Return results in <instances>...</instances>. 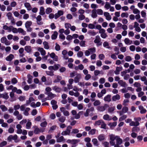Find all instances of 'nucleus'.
<instances>
[{"mask_svg":"<svg viewBox=\"0 0 147 147\" xmlns=\"http://www.w3.org/2000/svg\"><path fill=\"white\" fill-rule=\"evenodd\" d=\"M7 144V142L6 141H3L0 143V147H3L5 146Z\"/></svg>","mask_w":147,"mask_h":147,"instance_id":"64","label":"nucleus"},{"mask_svg":"<svg viewBox=\"0 0 147 147\" xmlns=\"http://www.w3.org/2000/svg\"><path fill=\"white\" fill-rule=\"evenodd\" d=\"M102 121V120H99L96 121L94 124V125L96 126L101 125Z\"/></svg>","mask_w":147,"mask_h":147,"instance_id":"58","label":"nucleus"},{"mask_svg":"<svg viewBox=\"0 0 147 147\" xmlns=\"http://www.w3.org/2000/svg\"><path fill=\"white\" fill-rule=\"evenodd\" d=\"M90 53H93L95 52L96 49L95 47L93 48H90L88 49Z\"/></svg>","mask_w":147,"mask_h":147,"instance_id":"57","label":"nucleus"},{"mask_svg":"<svg viewBox=\"0 0 147 147\" xmlns=\"http://www.w3.org/2000/svg\"><path fill=\"white\" fill-rule=\"evenodd\" d=\"M18 32L21 33L23 35H24L26 34V32L24 31L21 28H19L18 29Z\"/></svg>","mask_w":147,"mask_h":147,"instance_id":"47","label":"nucleus"},{"mask_svg":"<svg viewBox=\"0 0 147 147\" xmlns=\"http://www.w3.org/2000/svg\"><path fill=\"white\" fill-rule=\"evenodd\" d=\"M52 9L50 7L47 8L45 11L46 13L47 14H49L52 12Z\"/></svg>","mask_w":147,"mask_h":147,"instance_id":"52","label":"nucleus"},{"mask_svg":"<svg viewBox=\"0 0 147 147\" xmlns=\"http://www.w3.org/2000/svg\"><path fill=\"white\" fill-rule=\"evenodd\" d=\"M85 16L84 15H79L78 18L79 20H82L85 19Z\"/></svg>","mask_w":147,"mask_h":147,"instance_id":"62","label":"nucleus"},{"mask_svg":"<svg viewBox=\"0 0 147 147\" xmlns=\"http://www.w3.org/2000/svg\"><path fill=\"white\" fill-rule=\"evenodd\" d=\"M84 68V66L83 65L81 64L78 65V67H75V69L77 70L78 69L80 70H82Z\"/></svg>","mask_w":147,"mask_h":147,"instance_id":"42","label":"nucleus"},{"mask_svg":"<svg viewBox=\"0 0 147 147\" xmlns=\"http://www.w3.org/2000/svg\"><path fill=\"white\" fill-rule=\"evenodd\" d=\"M52 89L53 90L55 91L56 92H60L61 90V89L60 88L58 87L57 86H55L53 87L52 88Z\"/></svg>","mask_w":147,"mask_h":147,"instance_id":"29","label":"nucleus"},{"mask_svg":"<svg viewBox=\"0 0 147 147\" xmlns=\"http://www.w3.org/2000/svg\"><path fill=\"white\" fill-rule=\"evenodd\" d=\"M60 110L63 113V115L65 116H68L69 115V112L65 110L64 107H62L60 108Z\"/></svg>","mask_w":147,"mask_h":147,"instance_id":"6","label":"nucleus"},{"mask_svg":"<svg viewBox=\"0 0 147 147\" xmlns=\"http://www.w3.org/2000/svg\"><path fill=\"white\" fill-rule=\"evenodd\" d=\"M96 131V130L95 129H92L89 131V134L93 135L95 134Z\"/></svg>","mask_w":147,"mask_h":147,"instance_id":"63","label":"nucleus"},{"mask_svg":"<svg viewBox=\"0 0 147 147\" xmlns=\"http://www.w3.org/2000/svg\"><path fill=\"white\" fill-rule=\"evenodd\" d=\"M24 5L28 10L30 11L32 9V7L29 3L27 2L25 3L24 4Z\"/></svg>","mask_w":147,"mask_h":147,"instance_id":"21","label":"nucleus"},{"mask_svg":"<svg viewBox=\"0 0 147 147\" xmlns=\"http://www.w3.org/2000/svg\"><path fill=\"white\" fill-rule=\"evenodd\" d=\"M109 143L111 146L114 147H123L121 145L122 143V140L119 136L111 134L109 136Z\"/></svg>","mask_w":147,"mask_h":147,"instance_id":"1","label":"nucleus"},{"mask_svg":"<svg viewBox=\"0 0 147 147\" xmlns=\"http://www.w3.org/2000/svg\"><path fill=\"white\" fill-rule=\"evenodd\" d=\"M115 107L113 106L109 107L108 109V112L109 113H112L115 110Z\"/></svg>","mask_w":147,"mask_h":147,"instance_id":"37","label":"nucleus"},{"mask_svg":"<svg viewBox=\"0 0 147 147\" xmlns=\"http://www.w3.org/2000/svg\"><path fill=\"white\" fill-rule=\"evenodd\" d=\"M46 74L50 76H53L54 75L53 72L52 71H46Z\"/></svg>","mask_w":147,"mask_h":147,"instance_id":"55","label":"nucleus"},{"mask_svg":"<svg viewBox=\"0 0 147 147\" xmlns=\"http://www.w3.org/2000/svg\"><path fill=\"white\" fill-rule=\"evenodd\" d=\"M103 46L109 49L110 47L109 46V44L108 42L105 41L103 43Z\"/></svg>","mask_w":147,"mask_h":147,"instance_id":"51","label":"nucleus"},{"mask_svg":"<svg viewBox=\"0 0 147 147\" xmlns=\"http://www.w3.org/2000/svg\"><path fill=\"white\" fill-rule=\"evenodd\" d=\"M58 33L56 31H54L53 34L51 36V38L52 40H55L57 37Z\"/></svg>","mask_w":147,"mask_h":147,"instance_id":"35","label":"nucleus"},{"mask_svg":"<svg viewBox=\"0 0 147 147\" xmlns=\"http://www.w3.org/2000/svg\"><path fill=\"white\" fill-rule=\"evenodd\" d=\"M140 130V129L139 127H134L132 128L131 131L134 132H138Z\"/></svg>","mask_w":147,"mask_h":147,"instance_id":"48","label":"nucleus"},{"mask_svg":"<svg viewBox=\"0 0 147 147\" xmlns=\"http://www.w3.org/2000/svg\"><path fill=\"white\" fill-rule=\"evenodd\" d=\"M105 32V29L100 30L99 32L100 34L101 37L103 38H105L107 37V35Z\"/></svg>","mask_w":147,"mask_h":147,"instance_id":"9","label":"nucleus"},{"mask_svg":"<svg viewBox=\"0 0 147 147\" xmlns=\"http://www.w3.org/2000/svg\"><path fill=\"white\" fill-rule=\"evenodd\" d=\"M111 6L110 5L108 2H106L105 3V4L104 6V7L107 9H109L110 7Z\"/></svg>","mask_w":147,"mask_h":147,"instance_id":"53","label":"nucleus"},{"mask_svg":"<svg viewBox=\"0 0 147 147\" xmlns=\"http://www.w3.org/2000/svg\"><path fill=\"white\" fill-rule=\"evenodd\" d=\"M78 142V140H68L67 141V142L68 143H71L72 144H76Z\"/></svg>","mask_w":147,"mask_h":147,"instance_id":"15","label":"nucleus"},{"mask_svg":"<svg viewBox=\"0 0 147 147\" xmlns=\"http://www.w3.org/2000/svg\"><path fill=\"white\" fill-rule=\"evenodd\" d=\"M38 51L40 52L41 55H44L46 54L45 51L42 48H39L38 49Z\"/></svg>","mask_w":147,"mask_h":147,"instance_id":"33","label":"nucleus"},{"mask_svg":"<svg viewBox=\"0 0 147 147\" xmlns=\"http://www.w3.org/2000/svg\"><path fill=\"white\" fill-rule=\"evenodd\" d=\"M104 16L105 17L106 19L107 20L109 21L111 20V16L109 13L105 12L104 13Z\"/></svg>","mask_w":147,"mask_h":147,"instance_id":"12","label":"nucleus"},{"mask_svg":"<svg viewBox=\"0 0 147 147\" xmlns=\"http://www.w3.org/2000/svg\"><path fill=\"white\" fill-rule=\"evenodd\" d=\"M94 102L93 104L94 106H99L101 104V102H100V101L98 100H95L94 99Z\"/></svg>","mask_w":147,"mask_h":147,"instance_id":"34","label":"nucleus"},{"mask_svg":"<svg viewBox=\"0 0 147 147\" xmlns=\"http://www.w3.org/2000/svg\"><path fill=\"white\" fill-rule=\"evenodd\" d=\"M138 108L140 111V113L141 114L144 113L146 112V110L142 105L139 106L138 107Z\"/></svg>","mask_w":147,"mask_h":147,"instance_id":"17","label":"nucleus"},{"mask_svg":"<svg viewBox=\"0 0 147 147\" xmlns=\"http://www.w3.org/2000/svg\"><path fill=\"white\" fill-rule=\"evenodd\" d=\"M96 9H94L92 11L91 16L93 18H96L97 17Z\"/></svg>","mask_w":147,"mask_h":147,"instance_id":"13","label":"nucleus"},{"mask_svg":"<svg viewBox=\"0 0 147 147\" xmlns=\"http://www.w3.org/2000/svg\"><path fill=\"white\" fill-rule=\"evenodd\" d=\"M127 117V116L126 115H123L119 119V121H121L124 119H125Z\"/></svg>","mask_w":147,"mask_h":147,"instance_id":"56","label":"nucleus"},{"mask_svg":"<svg viewBox=\"0 0 147 147\" xmlns=\"http://www.w3.org/2000/svg\"><path fill=\"white\" fill-rule=\"evenodd\" d=\"M58 119L59 121H60V122L62 123H63L65 121V118L64 117L62 116L59 117V118Z\"/></svg>","mask_w":147,"mask_h":147,"instance_id":"59","label":"nucleus"},{"mask_svg":"<svg viewBox=\"0 0 147 147\" xmlns=\"http://www.w3.org/2000/svg\"><path fill=\"white\" fill-rule=\"evenodd\" d=\"M118 83L121 86L124 87H125L127 86L126 83L122 80H120L119 81Z\"/></svg>","mask_w":147,"mask_h":147,"instance_id":"23","label":"nucleus"},{"mask_svg":"<svg viewBox=\"0 0 147 147\" xmlns=\"http://www.w3.org/2000/svg\"><path fill=\"white\" fill-rule=\"evenodd\" d=\"M125 44L127 45H130L132 43V40L127 38H125L124 40Z\"/></svg>","mask_w":147,"mask_h":147,"instance_id":"16","label":"nucleus"},{"mask_svg":"<svg viewBox=\"0 0 147 147\" xmlns=\"http://www.w3.org/2000/svg\"><path fill=\"white\" fill-rule=\"evenodd\" d=\"M9 97L8 93L5 92L3 94H0V98H3L7 100Z\"/></svg>","mask_w":147,"mask_h":147,"instance_id":"11","label":"nucleus"},{"mask_svg":"<svg viewBox=\"0 0 147 147\" xmlns=\"http://www.w3.org/2000/svg\"><path fill=\"white\" fill-rule=\"evenodd\" d=\"M50 56L54 61H58V57L55 55L54 53H52L50 54Z\"/></svg>","mask_w":147,"mask_h":147,"instance_id":"10","label":"nucleus"},{"mask_svg":"<svg viewBox=\"0 0 147 147\" xmlns=\"http://www.w3.org/2000/svg\"><path fill=\"white\" fill-rule=\"evenodd\" d=\"M39 14L43 16L45 13V9L42 6L40 7Z\"/></svg>","mask_w":147,"mask_h":147,"instance_id":"30","label":"nucleus"},{"mask_svg":"<svg viewBox=\"0 0 147 147\" xmlns=\"http://www.w3.org/2000/svg\"><path fill=\"white\" fill-rule=\"evenodd\" d=\"M32 22L31 21H27L25 24V27H29L31 25Z\"/></svg>","mask_w":147,"mask_h":147,"instance_id":"45","label":"nucleus"},{"mask_svg":"<svg viewBox=\"0 0 147 147\" xmlns=\"http://www.w3.org/2000/svg\"><path fill=\"white\" fill-rule=\"evenodd\" d=\"M122 69V67H117L116 68V69L114 73L116 75L119 74V72L121 71Z\"/></svg>","mask_w":147,"mask_h":147,"instance_id":"19","label":"nucleus"},{"mask_svg":"<svg viewBox=\"0 0 147 147\" xmlns=\"http://www.w3.org/2000/svg\"><path fill=\"white\" fill-rule=\"evenodd\" d=\"M36 22L38 25H41L43 23L40 22L42 19L41 16L38 15L37 17L36 18Z\"/></svg>","mask_w":147,"mask_h":147,"instance_id":"8","label":"nucleus"},{"mask_svg":"<svg viewBox=\"0 0 147 147\" xmlns=\"http://www.w3.org/2000/svg\"><path fill=\"white\" fill-rule=\"evenodd\" d=\"M96 12L98 15H102L103 14V11L101 9H96Z\"/></svg>","mask_w":147,"mask_h":147,"instance_id":"60","label":"nucleus"},{"mask_svg":"<svg viewBox=\"0 0 147 147\" xmlns=\"http://www.w3.org/2000/svg\"><path fill=\"white\" fill-rule=\"evenodd\" d=\"M30 109L29 108H26L24 110V114L26 116H28L29 115L28 112L30 110Z\"/></svg>","mask_w":147,"mask_h":147,"instance_id":"40","label":"nucleus"},{"mask_svg":"<svg viewBox=\"0 0 147 147\" xmlns=\"http://www.w3.org/2000/svg\"><path fill=\"white\" fill-rule=\"evenodd\" d=\"M111 95H108L105 97L104 100L105 101L109 102L111 101Z\"/></svg>","mask_w":147,"mask_h":147,"instance_id":"31","label":"nucleus"},{"mask_svg":"<svg viewBox=\"0 0 147 147\" xmlns=\"http://www.w3.org/2000/svg\"><path fill=\"white\" fill-rule=\"evenodd\" d=\"M68 53L67 51L66 50H64L62 52V54L63 55V57L64 59H67L68 57L67 56V54Z\"/></svg>","mask_w":147,"mask_h":147,"instance_id":"20","label":"nucleus"},{"mask_svg":"<svg viewBox=\"0 0 147 147\" xmlns=\"http://www.w3.org/2000/svg\"><path fill=\"white\" fill-rule=\"evenodd\" d=\"M31 125V123L30 121H28L26 124V128L28 129H30V128Z\"/></svg>","mask_w":147,"mask_h":147,"instance_id":"46","label":"nucleus"},{"mask_svg":"<svg viewBox=\"0 0 147 147\" xmlns=\"http://www.w3.org/2000/svg\"><path fill=\"white\" fill-rule=\"evenodd\" d=\"M129 14L127 13H122L121 14V17L122 18H127Z\"/></svg>","mask_w":147,"mask_h":147,"instance_id":"54","label":"nucleus"},{"mask_svg":"<svg viewBox=\"0 0 147 147\" xmlns=\"http://www.w3.org/2000/svg\"><path fill=\"white\" fill-rule=\"evenodd\" d=\"M71 128V127H68L66 130L63 131L62 132L61 134L63 136L69 135L70 133V129Z\"/></svg>","mask_w":147,"mask_h":147,"instance_id":"4","label":"nucleus"},{"mask_svg":"<svg viewBox=\"0 0 147 147\" xmlns=\"http://www.w3.org/2000/svg\"><path fill=\"white\" fill-rule=\"evenodd\" d=\"M108 105L107 104H105L104 106H99L97 107V109L98 111L100 112L104 111L106 108H107Z\"/></svg>","mask_w":147,"mask_h":147,"instance_id":"3","label":"nucleus"},{"mask_svg":"<svg viewBox=\"0 0 147 147\" xmlns=\"http://www.w3.org/2000/svg\"><path fill=\"white\" fill-rule=\"evenodd\" d=\"M92 141L94 146H97L99 145L97 140L96 138L93 139Z\"/></svg>","mask_w":147,"mask_h":147,"instance_id":"25","label":"nucleus"},{"mask_svg":"<svg viewBox=\"0 0 147 147\" xmlns=\"http://www.w3.org/2000/svg\"><path fill=\"white\" fill-rule=\"evenodd\" d=\"M65 141V139L63 136H61L57 139V142H61Z\"/></svg>","mask_w":147,"mask_h":147,"instance_id":"39","label":"nucleus"},{"mask_svg":"<svg viewBox=\"0 0 147 147\" xmlns=\"http://www.w3.org/2000/svg\"><path fill=\"white\" fill-rule=\"evenodd\" d=\"M98 139L99 141L103 140L105 139V136L103 134H100L98 136Z\"/></svg>","mask_w":147,"mask_h":147,"instance_id":"27","label":"nucleus"},{"mask_svg":"<svg viewBox=\"0 0 147 147\" xmlns=\"http://www.w3.org/2000/svg\"><path fill=\"white\" fill-rule=\"evenodd\" d=\"M81 75L80 74H77L76 77L74 78V82L75 83L79 82L81 78Z\"/></svg>","mask_w":147,"mask_h":147,"instance_id":"5","label":"nucleus"},{"mask_svg":"<svg viewBox=\"0 0 147 147\" xmlns=\"http://www.w3.org/2000/svg\"><path fill=\"white\" fill-rule=\"evenodd\" d=\"M43 44L44 45V47L45 49H49V46L47 42L44 41L43 42Z\"/></svg>","mask_w":147,"mask_h":147,"instance_id":"43","label":"nucleus"},{"mask_svg":"<svg viewBox=\"0 0 147 147\" xmlns=\"http://www.w3.org/2000/svg\"><path fill=\"white\" fill-rule=\"evenodd\" d=\"M139 123L138 121L134 122L131 121V122L129 123V125L131 126H137L139 125Z\"/></svg>","mask_w":147,"mask_h":147,"instance_id":"28","label":"nucleus"},{"mask_svg":"<svg viewBox=\"0 0 147 147\" xmlns=\"http://www.w3.org/2000/svg\"><path fill=\"white\" fill-rule=\"evenodd\" d=\"M18 136L17 135L15 134L13 136H12L13 140H14L15 142L18 143L20 142V140L18 139Z\"/></svg>","mask_w":147,"mask_h":147,"instance_id":"36","label":"nucleus"},{"mask_svg":"<svg viewBox=\"0 0 147 147\" xmlns=\"http://www.w3.org/2000/svg\"><path fill=\"white\" fill-rule=\"evenodd\" d=\"M14 58V56L12 54H10L6 58V60L8 61H11Z\"/></svg>","mask_w":147,"mask_h":147,"instance_id":"22","label":"nucleus"},{"mask_svg":"<svg viewBox=\"0 0 147 147\" xmlns=\"http://www.w3.org/2000/svg\"><path fill=\"white\" fill-rule=\"evenodd\" d=\"M25 50L28 53H30L32 52V49L31 47L29 45L26 46L24 47Z\"/></svg>","mask_w":147,"mask_h":147,"instance_id":"14","label":"nucleus"},{"mask_svg":"<svg viewBox=\"0 0 147 147\" xmlns=\"http://www.w3.org/2000/svg\"><path fill=\"white\" fill-rule=\"evenodd\" d=\"M0 108L3 112L6 111L8 109L4 105H1L0 106Z\"/></svg>","mask_w":147,"mask_h":147,"instance_id":"41","label":"nucleus"},{"mask_svg":"<svg viewBox=\"0 0 147 147\" xmlns=\"http://www.w3.org/2000/svg\"><path fill=\"white\" fill-rule=\"evenodd\" d=\"M17 82L18 80L16 78H13L11 79V83L12 84H15Z\"/></svg>","mask_w":147,"mask_h":147,"instance_id":"49","label":"nucleus"},{"mask_svg":"<svg viewBox=\"0 0 147 147\" xmlns=\"http://www.w3.org/2000/svg\"><path fill=\"white\" fill-rule=\"evenodd\" d=\"M133 13L134 14H138L140 13V11L137 9L135 8L133 11Z\"/></svg>","mask_w":147,"mask_h":147,"instance_id":"61","label":"nucleus"},{"mask_svg":"<svg viewBox=\"0 0 147 147\" xmlns=\"http://www.w3.org/2000/svg\"><path fill=\"white\" fill-rule=\"evenodd\" d=\"M33 128L34 129V133L36 134H38L40 132H42L44 131L45 130V129H40L36 126H34Z\"/></svg>","mask_w":147,"mask_h":147,"instance_id":"2","label":"nucleus"},{"mask_svg":"<svg viewBox=\"0 0 147 147\" xmlns=\"http://www.w3.org/2000/svg\"><path fill=\"white\" fill-rule=\"evenodd\" d=\"M9 95L11 98V101L13 102L16 100V98L14 96V94L13 92H10Z\"/></svg>","mask_w":147,"mask_h":147,"instance_id":"18","label":"nucleus"},{"mask_svg":"<svg viewBox=\"0 0 147 147\" xmlns=\"http://www.w3.org/2000/svg\"><path fill=\"white\" fill-rule=\"evenodd\" d=\"M103 119L107 121H110L112 119V117L108 114L104 115L103 117Z\"/></svg>","mask_w":147,"mask_h":147,"instance_id":"24","label":"nucleus"},{"mask_svg":"<svg viewBox=\"0 0 147 147\" xmlns=\"http://www.w3.org/2000/svg\"><path fill=\"white\" fill-rule=\"evenodd\" d=\"M96 96V94L95 92H92L90 95V97L91 98L90 99L91 101L92 102H93L94 101V98Z\"/></svg>","mask_w":147,"mask_h":147,"instance_id":"32","label":"nucleus"},{"mask_svg":"<svg viewBox=\"0 0 147 147\" xmlns=\"http://www.w3.org/2000/svg\"><path fill=\"white\" fill-rule=\"evenodd\" d=\"M45 94H47L48 97H49L50 99L53 98L56 96L55 94H53L51 92H49L48 93H45Z\"/></svg>","mask_w":147,"mask_h":147,"instance_id":"38","label":"nucleus"},{"mask_svg":"<svg viewBox=\"0 0 147 147\" xmlns=\"http://www.w3.org/2000/svg\"><path fill=\"white\" fill-rule=\"evenodd\" d=\"M117 125V122H113V123H110L109 124V126L111 128L115 127Z\"/></svg>","mask_w":147,"mask_h":147,"instance_id":"50","label":"nucleus"},{"mask_svg":"<svg viewBox=\"0 0 147 147\" xmlns=\"http://www.w3.org/2000/svg\"><path fill=\"white\" fill-rule=\"evenodd\" d=\"M100 38L99 36H96L95 39L94 40V43L97 44V45L98 46L101 45V44L100 43Z\"/></svg>","mask_w":147,"mask_h":147,"instance_id":"7","label":"nucleus"},{"mask_svg":"<svg viewBox=\"0 0 147 147\" xmlns=\"http://www.w3.org/2000/svg\"><path fill=\"white\" fill-rule=\"evenodd\" d=\"M6 16L7 17L8 19L9 20H10L13 18V17L12 16V14L10 12H8L7 13Z\"/></svg>","mask_w":147,"mask_h":147,"instance_id":"44","label":"nucleus"},{"mask_svg":"<svg viewBox=\"0 0 147 147\" xmlns=\"http://www.w3.org/2000/svg\"><path fill=\"white\" fill-rule=\"evenodd\" d=\"M120 96L117 94L116 95L113 96L112 97V100L113 101H116V100H119L120 99Z\"/></svg>","mask_w":147,"mask_h":147,"instance_id":"26","label":"nucleus"}]
</instances>
